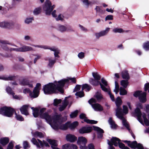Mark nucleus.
I'll return each mask as SVG.
<instances>
[{"label": "nucleus", "mask_w": 149, "mask_h": 149, "mask_svg": "<svg viewBox=\"0 0 149 149\" xmlns=\"http://www.w3.org/2000/svg\"><path fill=\"white\" fill-rule=\"evenodd\" d=\"M46 119L47 122L49 123L52 128L55 130H57L58 129L62 130H66L68 127L71 129L74 128L78 125V123L77 121H75L71 123L68 122L65 124H62L63 120L61 116L60 115H56L54 117L49 116L46 114L42 116Z\"/></svg>", "instance_id": "1"}, {"label": "nucleus", "mask_w": 149, "mask_h": 149, "mask_svg": "<svg viewBox=\"0 0 149 149\" xmlns=\"http://www.w3.org/2000/svg\"><path fill=\"white\" fill-rule=\"evenodd\" d=\"M70 80L74 83H76V79L74 78H69L67 79H62L58 81H55L54 83H49L45 85L43 88L44 93L49 94L55 93L57 90L61 93H63V88L65 83H68Z\"/></svg>", "instance_id": "2"}, {"label": "nucleus", "mask_w": 149, "mask_h": 149, "mask_svg": "<svg viewBox=\"0 0 149 149\" xmlns=\"http://www.w3.org/2000/svg\"><path fill=\"white\" fill-rule=\"evenodd\" d=\"M115 103L117 108L116 109V115L120 119L122 120L123 124L128 130L129 132L131 133V135L134 139H135V136L132 132V131L129 128V125L126 120L123 117V114H125L128 113V109L127 107L125 105L123 106V110L122 111L120 106L122 103V101L120 97H118L116 99Z\"/></svg>", "instance_id": "3"}, {"label": "nucleus", "mask_w": 149, "mask_h": 149, "mask_svg": "<svg viewBox=\"0 0 149 149\" xmlns=\"http://www.w3.org/2000/svg\"><path fill=\"white\" fill-rule=\"evenodd\" d=\"M41 86V84L38 83L36 84V86L34 88L32 92L29 88H26L23 90V93L25 94L29 93L31 97L36 98L38 97L39 95Z\"/></svg>", "instance_id": "4"}, {"label": "nucleus", "mask_w": 149, "mask_h": 149, "mask_svg": "<svg viewBox=\"0 0 149 149\" xmlns=\"http://www.w3.org/2000/svg\"><path fill=\"white\" fill-rule=\"evenodd\" d=\"M31 46L36 47H38L39 48H43L45 49H49L51 51L54 52V55L55 57H57L59 58L60 56L58 55V54L60 53V51L58 49V48L56 47L53 46L52 47L49 46L45 45H32Z\"/></svg>", "instance_id": "5"}, {"label": "nucleus", "mask_w": 149, "mask_h": 149, "mask_svg": "<svg viewBox=\"0 0 149 149\" xmlns=\"http://www.w3.org/2000/svg\"><path fill=\"white\" fill-rule=\"evenodd\" d=\"M15 112L14 109L9 107H4L0 109V114L8 117H11Z\"/></svg>", "instance_id": "6"}, {"label": "nucleus", "mask_w": 149, "mask_h": 149, "mask_svg": "<svg viewBox=\"0 0 149 149\" xmlns=\"http://www.w3.org/2000/svg\"><path fill=\"white\" fill-rule=\"evenodd\" d=\"M55 7L54 5L52 6L51 2L49 0H47L43 6V9L46 15H50Z\"/></svg>", "instance_id": "7"}, {"label": "nucleus", "mask_w": 149, "mask_h": 149, "mask_svg": "<svg viewBox=\"0 0 149 149\" xmlns=\"http://www.w3.org/2000/svg\"><path fill=\"white\" fill-rule=\"evenodd\" d=\"M45 110V108H42L40 110V111L39 112V109L37 108H35V109H34L33 112V116L35 117H37L39 115L41 118H44L46 120V119L45 118L42 117V116H44L45 114H46L49 116H50L47 112L44 113Z\"/></svg>", "instance_id": "8"}, {"label": "nucleus", "mask_w": 149, "mask_h": 149, "mask_svg": "<svg viewBox=\"0 0 149 149\" xmlns=\"http://www.w3.org/2000/svg\"><path fill=\"white\" fill-rule=\"evenodd\" d=\"M96 100L93 98H91L90 100L88 102L91 104L94 110L96 111H101L103 110V107L99 104L95 103Z\"/></svg>", "instance_id": "9"}, {"label": "nucleus", "mask_w": 149, "mask_h": 149, "mask_svg": "<svg viewBox=\"0 0 149 149\" xmlns=\"http://www.w3.org/2000/svg\"><path fill=\"white\" fill-rule=\"evenodd\" d=\"M137 107L135 110V115L137 116V119L139 122L142 125H143V123L142 118H141V113L139 107L140 108H142V106L141 104L139 103L136 104Z\"/></svg>", "instance_id": "10"}, {"label": "nucleus", "mask_w": 149, "mask_h": 149, "mask_svg": "<svg viewBox=\"0 0 149 149\" xmlns=\"http://www.w3.org/2000/svg\"><path fill=\"white\" fill-rule=\"evenodd\" d=\"M135 97H138L140 101L142 102H145L146 101V93L145 92H142L141 91H136L134 94Z\"/></svg>", "instance_id": "11"}, {"label": "nucleus", "mask_w": 149, "mask_h": 149, "mask_svg": "<svg viewBox=\"0 0 149 149\" xmlns=\"http://www.w3.org/2000/svg\"><path fill=\"white\" fill-rule=\"evenodd\" d=\"M31 141L33 144L36 145L38 148H40V147H43L44 146H49L48 143L46 141H43L42 142L39 139H38L37 141L34 138L32 139Z\"/></svg>", "instance_id": "12"}, {"label": "nucleus", "mask_w": 149, "mask_h": 149, "mask_svg": "<svg viewBox=\"0 0 149 149\" xmlns=\"http://www.w3.org/2000/svg\"><path fill=\"white\" fill-rule=\"evenodd\" d=\"M120 140L116 137H113L111 139L110 141L108 140V143L109 145V149H115L112 146L114 145L115 146H118V143L120 142Z\"/></svg>", "instance_id": "13"}, {"label": "nucleus", "mask_w": 149, "mask_h": 149, "mask_svg": "<svg viewBox=\"0 0 149 149\" xmlns=\"http://www.w3.org/2000/svg\"><path fill=\"white\" fill-rule=\"evenodd\" d=\"M91 87L87 84H85L83 85L81 89V91H78L76 93L75 95L77 96H78L79 97H82L84 96L83 90L86 89L85 91H89L91 89Z\"/></svg>", "instance_id": "14"}, {"label": "nucleus", "mask_w": 149, "mask_h": 149, "mask_svg": "<svg viewBox=\"0 0 149 149\" xmlns=\"http://www.w3.org/2000/svg\"><path fill=\"white\" fill-rule=\"evenodd\" d=\"M124 141L125 143H127L128 145L132 148H136V149H144L141 144L140 143L137 144L136 141H134L132 142L127 141Z\"/></svg>", "instance_id": "15"}, {"label": "nucleus", "mask_w": 149, "mask_h": 149, "mask_svg": "<svg viewBox=\"0 0 149 149\" xmlns=\"http://www.w3.org/2000/svg\"><path fill=\"white\" fill-rule=\"evenodd\" d=\"M57 29L58 31L62 33L66 31H74L70 26H67L61 24H58L57 25Z\"/></svg>", "instance_id": "16"}, {"label": "nucleus", "mask_w": 149, "mask_h": 149, "mask_svg": "<svg viewBox=\"0 0 149 149\" xmlns=\"http://www.w3.org/2000/svg\"><path fill=\"white\" fill-rule=\"evenodd\" d=\"M14 23L12 21H4L0 23V26L8 29L13 28Z\"/></svg>", "instance_id": "17"}, {"label": "nucleus", "mask_w": 149, "mask_h": 149, "mask_svg": "<svg viewBox=\"0 0 149 149\" xmlns=\"http://www.w3.org/2000/svg\"><path fill=\"white\" fill-rule=\"evenodd\" d=\"M110 30V28L107 27L105 30L96 33L95 34L97 38L98 39L100 37L106 36Z\"/></svg>", "instance_id": "18"}, {"label": "nucleus", "mask_w": 149, "mask_h": 149, "mask_svg": "<svg viewBox=\"0 0 149 149\" xmlns=\"http://www.w3.org/2000/svg\"><path fill=\"white\" fill-rule=\"evenodd\" d=\"M68 97H66L62 102V105H60L59 107V111H62L65 109L66 107L68 105L69 103V100L67 99L68 98Z\"/></svg>", "instance_id": "19"}, {"label": "nucleus", "mask_w": 149, "mask_h": 149, "mask_svg": "<svg viewBox=\"0 0 149 149\" xmlns=\"http://www.w3.org/2000/svg\"><path fill=\"white\" fill-rule=\"evenodd\" d=\"M80 118L81 119H84V122L88 124H96L97 123V121L93 120H90L88 119L86 117V115L84 113H81L79 116Z\"/></svg>", "instance_id": "20"}, {"label": "nucleus", "mask_w": 149, "mask_h": 149, "mask_svg": "<svg viewBox=\"0 0 149 149\" xmlns=\"http://www.w3.org/2000/svg\"><path fill=\"white\" fill-rule=\"evenodd\" d=\"M100 85L102 90L108 93L112 101L113 102L115 101V100L114 96L112 95L110 92L109 88L104 87L101 83H100Z\"/></svg>", "instance_id": "21"}, {"label": "nucleus", "mask_w": 149, "mask_h": 149, "mask_svg": "<svg viewBox=\"0 0 149 149\" xmlns=\"http://www.w3.org/2000/svg\"><path fill=\"white\" fill-rule=\"evenodd\" d=\"M92 129V127L90 126L84 127L79 130V132L81 134L88 133L90 132Z\"/></svg>", "instance_id": "22"}, {"label": "nucleus", "mask_w": 149, "mask_h": 149, "mask_svg": "<svg viewBox=\"0 0 149 149\" xmlns=\"http://www.w3.org/2000/svg\"><path fill=\"white\" fill-rule=\"evenodd\" d=\"M93 130L97 132V137L101 138L103 136V134L104 133L103 130L97 127L93 126Z\"/></svg>", "instance_id": "23"}, {"label": "nucleus", "mask_w": 149, "mask_h": 149, "mask_svg": "<svg viewBox=\"0 0 149 149\" xmlns=\"http://www.w3.org/2000/svg\"><path fill=\"white\" fill-rule=\"evenodd\" d=\"M20 84L23 86H28L29 87L33 88V85L31 82L26 79H23L19 81Z\"/></svg>", "instance_id": "24"}, {"label": "nucleus", "mask_w": 149, "mask_h": 149, "mask_svg": "<svg viewBox=\"0 0 149 149\" xmlns=\"http://www.w3.org/2000/svg\"><path fill=\"white\" fill-rule=\"evenodd\" d=\"M63 149H77V146L74 144H66L62 146Z\"/></svg>", "instance_id": "25"}, {"label": "nucleus", "mask_w": 149, "mask_h": 149, "mask_svg": "<svg viewBox=\"0 0 149 149\" xmlns=\"http://www.w3.org/2000/svg\"><path fill=\"white\" fill-rule=\"evenodd\" d=\"M47 141L51 145V147L53 149H60L57 147L58 144L56 141L48 139Z\"/></svg>", "instance_id": "26"}, {"label": "nucleus", "mask_w": 149, "mask_h": 149, "mask_svg": "<svg viewBox=\"0 0 149 149\" xmlns=\"http://www.w3.org/2000/svg\"><path fill=\"white\" fill-rule=\"evenodd\" d=\"M28 105H24L20 109L21 112L23 114L27 116L29 114L28 111Z\"/></svg>", "instance_id": "27"}, {"label": "nucleus", "mask_w": 149, "mask_h": 149, "mask_svg": "<svg viewBox=\"0 0 149 149\" xmlns=\"http://www.w3.org/2000/svg\"><path fill=\"white\" fill-rule=\"evenodd\" d=\"M66 139L67 141L73 142L77 140V138L74 135L69 134L66 136Z\"/></svg>", "instance_id": "28"}, {"label": "nucleus", "mask_w": 149, "mask_h": 149, "mask_svg": "<svg viewBox=\"0 0 149 149\" xmlns=\"http://www.w3.org/2000/svg\"><path fill=\"white\" fill-rule=\"evenodd\" d=\"M15 76L14 75H10L8 77L3 76L0 77V79L4 80H13L15 79Z\"/></svg>", "instance_id": "29"}, {"label": "nucleus", "mask_w": 149, "mask_h": 149, "mask_svg": "<svg viewBox=\"0 0 149 149\" xmlns=\"http://www.w3.org/2000/svg\"><path fill=\"white\" fill-rule=\"evenodd\" d=\"M87 141V140L84 137L81 136L78 138L77 142L79 145H81L82 144H86Z\"/></svg>", "instance_id": "30"}, {"label": "nucleus", "mask_w": 149, "mask_h": 149, "mask_svg": "<svg viewBox=\"0 0 149 149\" xmlns=\"http://www.w3.org/2000/svg\"><path fill=\"white\" fill-rule=\"evenodd\" d=\"M21 48V52H26L28 51H34L33 48L31 47L24 46Z\"/></svg>", "instance_id": "31"}, {"label": "nucleus", "mask_w": 149, "mask_h": 149, "mask_svg": "<svg viewBox=\"0 0 149 149\" xmlns=\"http://www.w3.org/2000/svg\"><path fill=\"white\" fill-rule=\"evenodd\" d=\"M3 48L6 50H10V51H14L16 52H21V48H11L10 49L8 48L6 45H4L3 47H2Z\"/></svg>", "instance_id": "32"}, {"label": "nucleus", "mask_w": 149, "mask_h": 149, "mask_svg": "<svg viewBox=\"0 0 149 149\" xmlns=\"http://www.w3.org/2000/svg\"><path fill=\"white\" fill-rule=\"evenodd\" d=\"M9 139L8 137L1 138L0 140V143L3 146L6 145L9 142Z\"/></svg>", "instance_id": "33"}, {"label": "nucleus", "mask_w": 149, "mask_h": 149, "mask_svg": "<svg viewBox=\"0 0 149 149\" xmlns=\"http://www.w3.org/2000/svg\"><path fill=\"white\" fill-rule=\"evenodd\" d=\"M56 58L52 59L51 58H49L48 59L49 63L48 66L50 68H52L54 64L56 62Z\"/></svg>", "instance_id": "34"}, {"label": "nucleus", "mask_w": 149, "mask_h": 149, "mask_svg": "<svg viewBox=\"0 0 149 149\" xmlns=\"http://www.w3.org/2000/svg\"><path fill=\"white\" fill-rule=\"evenodd\" d=\"M33 136L38 137L40 138L43 137V134L40 132H31Z\"/></svg>", "instance_id": "35"}, {"label": "nucleus", "mask_w": 149, "mask_h": 149, "mask_svg": "<svg viewBox=\"0 0 149 149\" xmlns=\"http://www.w3.org/2000/svg\"><path fill=\"white\" fill-rule=\"evenodd\" d=\"M122 75L123 79L128 80L130 78L128 72L127 71H124L122 72Z\"/></svg>", "instance_id": "36"}, {"label": "nucleus", "mask_w": 149, "mask_h": 149, "mask_svg": "<svg viewBox=\"0 0 149 149\" xmlns=\"http://www.w3.org/2000/svg\"><path fill=\"white\" fill-rule=\"evenodd\" d=\"M89 82L93 86H97L99 84L100 85V83H101L98 81H97L93 78L90 79Z\"/></svg>", "instance_id": "37"}, {"label": "nucleus", "mask_w": 149, "mask_h": 149, "mask_svg": "<svg viewBox=\"0 0 149 149\" xmlns=\"http://www.w3.org/2000/svg\"><path fill=\"white\" fill-rule=\"evenodd\" d=\"M109 123L110 125H111V127L112 128H115L117 125L115 123L114 121L113 120L112 118H110L108 120Z\"/></svg>", "instance_id": "38"}, {"label": "nucleus", "mask_w": 149, "mask_h": 149, "mask_svg": "<svg viewBox=\"0 0 149 149\" xmlns=\"http://www.w3.org/2000/svg\"><path fill=\"white\" fill-rule=\"evenodd\" d=\"M142 115L143 118L145 125L147 126L149 125V121L146 117V114L144 113H143L142 114Z\"/></svg>", "instance_id": "39"}, {"label": "nucleus", "mask_w": 149, "mask_h": 149, "mask_svg": "<svg viewBox=\"0 0 149 149\" xmlns=\"http://www.w3.org/2000/svg\"><path fill=\"white\" fill-rule=\"evenodd\" d=\"M92 75L95 79L96 80L99 81L101 77L97 73L93 72Z\"/></svg>", "instance_id": "40"}, {"label": "nucleus", "mask_w": 149, "mask_h": 149, "mask_svg": "<svg viewBox=\"0 0 149 149\" xmlns=\"http://www.w3.org/2000/svg\"><path fill=\"white\" fill-rule=\"evenodd\" d=\"M121 85L124 88H126L128 84V80H123L121 81Z\"/></svg>", "instance_id": "41"}, {"label": "nucleus", "mask_w": 149, "mask_h": 149, "mask_svg": "<svg viewBox=\"0 0 149 149\" xmlns=\"http://www.w3.org/2000/svg\"><path fill=\"white\" fill-rule=\"evenodd\" d=\"M61 102L62 100L61 99H55L54 100L53 105L54 106H57L58 104L61 103Z\"/></svg>", "instance_id": "42"}, {"label": "nucleus", "mask_w": 149, "mask_h": 149, "mask_svg": "<svg viewBox=\"0 0 149 149\" xmlns=\"http://www.w3.org/2000/svg\"><path fill=\"white\" fill-rule=\"evenodd\" d=\"M112 31L113 32L115 33H121L123 32L124 31L122 29L118 28L114 29Z\"/></svg>", "instance_id": "43"}, {"label": "nucleus", "mask_w": 149, "mask_h": 149, "mask_svg": "<svg viewBox=\"0 0 149 149\" xmlns=\"http://www.w3.org/2000/svg\"><path fill=\"white\" fill-rule=\"evenodd\" d=\"M15 117L17 120L20 121H23L24 120V119L22 116L17 114L16 113H15Z\"/></svg>", "instance_id": "44"}, {"label": "nucleus", "mask_w": 149, "mask_h": 149, "mask_svg": "<svg viewBox=\"0 0 149 149\" xmlns=\"http://www.w3.org/2000/svg\"><path fill=\"white\" fill-rule=\"evenodd\" d=\"M115 88L114 90V91L116 94H117L119 92V86L118 82L116 81H115Z\"/></svg>", "instance_id": "45"}, {"label": "nucleus", "mask_w": 149, "mask_h": 149, "mask_svg": "<svg viewBox=\"0 0 149 149\" xmlns=\"http://www.w3.org/2000/svg\"><path fill=\"white\" fill-rule=\"evenodd\" d=\"M125 88L122 87H120V95H124L127 94V92Z\"/></svg>", "instance_id": "46"}, {"label": "nucleus", "mask_w": 149, "mask_h": 149, "mask_svg": "<svg viewBox=\"0 0 149 149\" xmlns=\"http://www.w3.org/2000/svg\"><path fill=\"white\" fill-rule=\"evenodd\" d=\"M84 5L88 8L89 5L90 4L91 2L89 1L88 0H81Z\"/></svg>", "instance_id": "47"}, {"label": "nucleus", "mask_w": 149, "mask_h": 149, "mask_svg": "<svg viewBox=\"0 0 149 149\" xmlns=\"http://www.w3.org/2000/svg\"><path fill=\"white\" fill-rule=\"evenodd\" d=\"M143 48L146 51L149 50V42L145 43L143 46Z\"/></svg>", "instance_id": "48"}, {"label": "nucleus", "mask_w": 149, "mask_h": 149, "mask_svg": "<svg viewBox=\"0 0 149 149\" xmlns=\"http://www.w3.org/2000/svg\"><path fill=\"white\" fill-rule=\"evenodd\" d=\"M6 90L7 93L10 95H13L14 94V93L12 90L11 88L9 87L8 86L6 88Z\"/></svg>", "instance_id": "49"}, {"label": "nucleus", "mask_w": 149, "mask_h": 149, "mask_svg": "<svg viewBox=\"0 0 149 149\" xmlns=\"http://www.w3.org/2000/svg\"><path fill=\"white\" fill-rule=\"evenodd\" d=\"M41 11V8L38 7L36 8L33 11V13L35 15H37L39 14Z\"/></svg>", "instance_id": "50"}, {"label": "nucleus", "mask_w": 149, "mask_h": 149, "mask_svg": "<svg viewBox=\"0 0 149 149\" xmlns=\"http://www.w3.org/2000/svg\"><path fill=\"white\" fill-rule=\"evenodd\" d=\"M118 146L119 148H121V149H130L128 147L125 146L124 144L120 142L118 143Z\"/></svg>", "instance_id": "51"}, {"label": "nucleus", "mask_w": 149, "mask_h": 149, "mask_svg": "<svg viewBox=\"0 0 149 149\" xmlns=\"http://www.w3.org/2000/svg\"><path fill=\"white\" fill-rule=\"evenodd\" d=\"M78 113V111L76 110L74 112H72L70 115V116L71 118H73L75 117L77 115Z\"/></svg>", "instance_id": "52"}, {"label": "nucleus", "mask_w": 149, "mask_h": 149, "mask_svg": "<svg viewBox=\"0 0 149 149\" xmlns=\"http://www.w3.org/2000/svg\"><path fill=\"white\" fill-rule=\"evenodd\" d=\"M33 20V17L27 18L25 20V22L26 23L29 24L32 22Z\"/></svg>", "instance_id": "53"}, {"label": "nucleus", "mask_w": 149, "mask_h": 149, "mask_svg": "<svg viewBox=\"0 0 149 149\" xmlns=\"http://www.w3.org/2000/svg\"><path fill=\"white\" fill-rule=\"evenodd\" d=\"M101 81L102 83L103 84L102 85L104 87L109 88V87L108 86V84L107 81L105 80H104V78H102L101 79Z\"/></svg>", "instance_id": "54"}, {"label": "nucleus", "mask_w": 149, "mask_h": 149, "mask_svg": "<svg viewBox=\"0 0 149 149\" xmlns=\"http://www.w3.org/2000/svg\"><path fill=\"white\" fill-rule=\"evenodd\" d=\"M95 96L98 100H100L102 98V96L101 94L99 92H97L96 93Z\"/></svg>", "instance_id": "55"}, {"label": "nucleus", "mask_w": 149, "mask_h": 149, "mask_svg": "<svg viewBox=\"0 0 149 149\" xmlns=\"http://www.w3.org/2000/svg\"><path fill=\"white\" fill-rule=\"evenodd\" d=\"M23 146L24 149H26L27 148L29 147V143L26 141H24Z\"/></svg>", "instance_id": "56"}, {"label": "nucleus", "mask_w": 149, "mask_h": 149, "mask_svg": "<svg viewBox=\"0 0 149 149\" xmlns=\"http://www.w3.org/2000/svg\"><path fill=\"white\" fill-rule=\"evenodd\" d=\"M33 55L36 57L34 58L33 61L34 63H36L37 60L40 58L41 56L40 55H39L38 54H33Z\"/></svg>", "instance_id": "57"}, {"label": "nucleus", "mask_w": 149, "mask_h": 149, "mask_svg": "<svg viewBox=\"0 0 149 149\" xmlns=\"http://www.w3.org/2000/svg\"><path fill=\"white\" fill-rule=\"evenodd\" d=\"M13 96V98L19 100H20L22 99V97L20 95H15V94L13 95H12Z\"/></svg>", "instance_id": "58"}, {"label": "nucleus", "mask_w": 149, "mask_h": 149, "mask_svg": "<svg viewBox=\"0 0 149 149\" xmlns=\"http://www.w3.org/2000/svg\"><path fill=\"white\" fill-rule=\"evenodd\" d=\"M63 16L61 14L59 15L56 18V20H61L62 21L63 19Z\"/></svg>", "instance_id": "59"}, {"label": "nucleus", "mask_w": 149, "mask_h": 149, "mask_svg": "<svg viewBox=\"0 0 149 149\" xmlns=\"http://www.w3.org/2000/svg\"><path fill=\"white\" fill-rule=\"evenodd\" d=\"M79 26L80 29L82 31H83L84 32H86L88 31L87 29L86 28L84 27L83 26H82L80 24H79Z\"/></svg>", "instance_id": "60"}, {"label": "nucleus", "mask_w": 149, "mask_h": 149, "mask_svg": "<svg viewBox=\"0 0 149 149\" xmlns=\"http://www.w3.org/2000/svg\"><path fill=\"white\" fill-rule=\"evenodd\" d=\"M81 86L80 85H77L74 88V91L76 92V91H79V90H80Z\"/></svg>", "instance_id": "61"}, {"label": "nucleus", "mask_w": 149, "mask_h": 149, "mask_svg": "<svg viewBox=\"0 0 149 149\" xmlns=\"http://www.w3.org/2000/svg\"><path fill=\"white\" fill-rule=\"evenodd\" d=\"M78 57L80 59L83 58L84 56V53L83 52H81L78 54Z\"/></svg>", "instance_id": "62"}, {"label": "nucleus", "mask_w": 149, "mask_h": 149, "mask_svg": "<svg viewBox=\"0 0 149 149\" xmlns=\"http://www.w3.org/2000/svg\"><path fill=\"white\" fill-rule=\"evenodd\" d=\"M113 19V16L112 15H108L105 18V20H112Z\"/></svg>", "instance_id": "63"}, {"label": "nucleus", "mask_w": 149, "mask_h": 149, "mask_svg": "<svg viewBox=\"0 0 149 149\" xmlns=\"http://www.w3.org/2000/svg\"><path fill=\"white\" fill-rule=\"evenodd\" d=\"M148 89V92L149 93V83L146 84L144 87V90L145 91H147Z\"/></svg>", "instance_id": "64"}]
</instances>
